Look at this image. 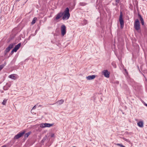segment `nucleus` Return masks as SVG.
<instances>
[{
    "label": "nucleus",
    "mask_w": 147,
    "mask_h": 147,
    "mask_svg": "<svg viewBox=\"0 0 147 147\" xmlns=\"http://www.w3.org/2000/svg\"><path fill=\"white\" fill-rule=\"evenodd\" d=\"M64 100L63 99H61L60 100H59L58 101H57L56 103H58L59 105H60L62 104H63L64 102Z\"/></svg>",
    "instance_id": "nucleus-15"
},
{
    "label": "nucleus",
    "mask_w": 147,
    "mask_h": 147,
    "mask_svg": "<svg viewBox=\"0 0 147 147\" xmlns=\"http://www.w3.org/2000/svg\"><path fill=\"white\" fill-rule=\"evenodd\" d=\"M119 0H116V2H117V1L118 2V1H119Z\"/></svg>",
    "instance_id": "nucleus-29"
},
{
    "label": "nucleus",
    "mask_w": 147,
    "mask_h": 147,
    "mask_svg": "<svg viewBox=\"0 0 147 147\" xmlns=\"http://www.w3.org/2000/svg\"><path fill=\"white\" fill-rule=\"evenodd\" d=\"M138 125L140 127H143V123L142 121H140L138 123Z\"/></svg>",
    "instance_id": "nucleus-13"
},
{
    "label": "nucleus",
    "mask_w": 147,
    "mask_h": 147,
    "mask_svg": "<svg viewBox=\"0 0 147 147\" xmlns=\"http://www.w3.org/2000/svg\"><path fill=\"white\" fill-rule=\"evenodd\" d=\"M11 84L8 83H7L6 85L4 86L3 89L4 90H7L9 88Z\"/></svg>",
    "instance_id": "nucleus-12"
},
{
    "label": "nucleus",
    "mask_w": 147,
    "mask_h": 147,
    "mask_svg": "<svg viewBox=\"0 0 147 147\" xmlns=\"http://www.w3.org/2000/svg\"><path fill=\"white\" fill-rule=\"evenodd\" d=\"M134 27L136 30H138L140 29V24L139 20L137 19L134 23Z\"/></svg>",
    "instance_id": "nucleus-2"
},
{
    "label": "nucleus",
    "mask_w": 147,
    "mask_h": 147,
    "mask_svg": "<svg viewBox=\"0 0 147 147\" xmlns=\"http://www.w3.org/2000/svg\"><path fill=\"white\" fill-rule=\"evenodd\" d=\"M5 65V64H3L0 65V71H1Z\"/></svg>",
    "instance_id": "nucleus-17"
},
{
    "label": "nucleus",
    "mask_w": 147,
    "mask_h": 147,
    "mask_svg": "<svg viewBox=\"0 0 147 147\" xmlns=\"http://www.w3.org/2000/svg\"><path fill=\"white\" fill-rule=\"evenodd\" d=\"M7 101V100H6L5 99H4L3 100V102H2V104L4 105H5L6 104V103Z\"/></svg>",
    "instance_id": "nucleus-18"
},
{
    "label": "nucleus",
    "mask_w": 147,
    "mask_h": 147,
    "mask_svg": "<svg viewBox=\"0 0 147 147\" xmlns=\"http://www.w3.org/2000/svg\"><path fill=\"white\" fill-rule=\"evenodd\" d=\"M123 15H122V13L121 12H120V16H119V21L120 22V24L121 25V28H123L124 26V21L123 19L122 18Z\"/></svg>",
    "instance_id": "nucleus-3"
},
{
    "label": "nucleus",
    "mask_w": 147,
    "mask_h": 147,
    "mask_svg": "<svg viewBox=\"0 0 147 147\" xmlns=\"http://www.w3.org/2000/svg\"><path fill=\"white\" fill-rule=\"evenodd\" d=\"M96 76L94 75L89 76L86 77V78L87 80H90L93 79L95 78Z\"/></svg>",
    "instance_id": "nucleus-10"
},
{
    "label": "nucleus",
    "mask_w": 147,
    "mask_h": 147,
    "mask_svg": "<svg viewBox=\"0 0 147 147\" xmlns=\"http://www.w3.org/2000/svg\"><path fill=\"white\" fill-rule=\"evenodd\" d=\"M11 49H10L9 48V47H8L6 48V51L7 52H8Z\"/></svg>",
    "instance_id": "nucleus-22"
},
{
    "label": "nucleus",
    "mask_w": 147,
    "mask_h": 147,
    "mask_svg": "<svg viewBox=\"0 0 147 147\" xmlns=\"http://www.w3.org/2000/svg\"><path fill=\"white\" fill-rule=\"evenodd\" d=\"M36 105L34 106L32 108V109L31 110V112L32 113V111L33 109H36Z\"/></svg>",
    "instance_id": "nucleus-24"
},
{
    "label": "nucleus",
    "mask_w": 147,
    "mask_h": 147,
    "mask_svg": "<svg viewBox=\"0 0 147 147\" xmlns=\"http://www.w3.org/2000/svg\"><path fill=\"white\" fill-rule=\"evenodd\" d=\"M30 134V133L29 132L25 134V137H28V136H29V135Z\"/></svg>",
    "instance_id": "nucleus-21"
},
{
    "label": "nucleus",
    "mask_w": 147,
    "mask_h": 147,
    "mask_svg": "<svg viewBox=\"0 0 147 147\" xmlns=\"http://www.w3.org/2000/svg\"><path fill=\"white\" fill-rule=\"evenodd\" d=\"M21 46V43H19L13 49L12 51L11 52V53H12L13 52H16L17 50L19 49Z\"/></svg>",
    "instance_id": "nucleus-7"
},
{
    "label": "nucleus",
    "mask_w": 147,
    "mask_h": 147,
    "mask_svg": "<svg viewBox=\"0 0 147 147\" xmlns=\"http://www.w3.org/2000/svg\"><path fill=\"white\" fill-rule=\"evenodd\" d=\"M25 133V132L24 131L20 132L16 135L15 136L14 138L16 139H18L23 136Z\"/></svg>",
    "instance_id": "nucleus-6"
},
{
    "label": "nucleus",
    "mask_w": 147,
    "mask_h": 147,
    "mask_svg": "<svg viewBox=\"0 0 147 147\" xmlns=\"http://www.w3.org/2000/svg\"><path fill=\"white\" fill-rule=\"evenodd\" d=\"M16 76H15V74H12L10 75L9 76V78L11 79H13L14 80H16L18 78V76H17L16 75H15Z\"/></svg>",
    "instance_id": "nucleus-9"
},
{
    "label": "nucleus",
    "mask_w": 147,
    "mask_h": 147,
    "mask_svg": "<svg viewBox=\"0 0 147 147\" xmlns=\"http://www.w3.org/2000/svg\"><path fill=\"white\" fill-rule=\"evenodd\" d=\"M55 136L54 134L53 133H51V137H53Z\"/></svg>",
    "instance_id": "nucleus-25"
},
{
    "label": "nucleus",
    "mask_w": 147,
    "mask_h": 147,
    "mask_svg": "<svg viewBox=\"0 0 147 147\" xmlns=\"http://www.w3.org/2000/svg\"><path fill=\"white\" fill-rule=\"evenodd\" d=\"M69 10L68 7L66 8L63 13L62 19L63 20H67L70 17V14L69 12Z\"/></svg>",
    "instance_id": "nucleus-1"
},
{
    "label": "nucleus",
    "mask_w": 147,
    "mask_h": 147,
    "mask_svg": "<svg viewBox=\"0 0 147 147\" xmlns=\"http://www.w3.org/2000/svg\"><path fill=\"white\" fill-rule=\"evenodd\" d=\"M53 124H50L47 123H42L40 125V127L41 128L45 127H50L53 126Z\"/></svg>",
    "instance_id": "nucleus-4"
},
{
    "label": "nucleus",
    "mask_w": 147,
    "mask_h": 147,
    "mask_svg": "<svg viewBox=\"0 0 147 147\" xmlns=\"http://www.w3.org/2000/svg\"><path fill=\"white\" fill-rule=\"evenodd\" d=\"M138 16L140 18V20L141 21V22L142 25H144V21L141 15L140 14H138Z\"/></svg>",
    "instance_id": "nucleus-14"
},
{
    "label": "nucleus",
    "mask_w": 147,
    "mask_h": 147,
    "mask_svg": "<svg viewBox=\"0 0 147 147\" xmlns=\"http://www.w3.org/2000/svg\"><path fill=\"white\" fill-rule=\"evenodd\" d=\"M63 13L60 12L58 13L56 16L55 19L57 20L60 18L63 15Z\"/></svg>",
    "instance_id": "nucleus-11"
},
{
    "label": "nucleus",
    "mask_w": 147,
    "mask_h": 147,
    "mask_svg": "<svg viewBox=\"0 0 147 147\" xmlns=\"http://www.w3.org/2000/svg\"><path fill=\"white\" fill-rule=\"evenodd\" d=\"M112 65L114 66V67L115 68L116 67V66L115 65H114V63H112Z\"/></svg>",
    "instance_id": "nucleus-26"
},
{
    "label": "nucleus",
    "mask_w": 147,
    "mask_h": 147,
    "mask_svg": "<svg viewBox=\"0 0 147 147\" xmlns=\"http://www.w3.org/2000/svg\"><path fill=\"white\" fill-rule=\"evenodd\" d=\"M36 19L37 18H34L33 19L32 22V24H33L35 23L36 20Z\"/></svg>",
    "instance_id": "nucleus-16"
},
{
    "label": "nucleus",
    "mask_w": 147,
    "mask_h": 147,
    "mask_svg": "<svg viewBox=\"0 0 147 147\" xmlns=\"http://www.w3.org/2000/svg\"><path fill=\"white\" fill-rule=\"evenodd\" d=\"M80 5L81 6H84L86 5V4L84 3H80Z\"/></svg>",
    "instance_id": "nucleus-23"
},
{
    "label": "nucleus",
    "mask_w": 147,
    "mask_h": 147,
    "mask_svg": "<svg viewBox=\"0 0 147 147\" xmlns=\"http://www.w3.org/2000/svg\"><path fill=\"white\" fill-rule=\"evenodd\" d=\"M14 44H10L9 45L8 47H9V48L10 49H11L12 48L13 46H14Z\"/></svg>",
    "instance_id": "nucleus-19"
},
{
    "label": "nucleus",
    "mask_w": 147,
    "mask_h": 147,
    "mask_svg": "<svg viewBox=\"0 0 147 147\" xmlns=\"http://www.w3.org/2000/svg\"><path fill=\"white\" fill-rule=\"evenodd\" d=\"M1 147H6V146L5 145H3V146H1Z\"/></svg>",
    "instance_id": "nucleus-27"
},
{
    "label": "nucleus",
    "mask_w": 147,
    "mask_h": 147,
    "mask_svg": "<svg viewBox=\"0 0 147 147\" xmlns=\"http://www.w3.org/2000/svg\"><path fill=\"white\" fill-rule=\"evenodd\" d=\"M117 83H119V82L118 81H117Z\"/></svg>",
    "instance_id": "nucleus-30"
},
{
    "label": "nucleus",
    "mask_w": 147,
    "mask_h": 147,
    "mask_svg": "<svg viewBox=\"0 0 147 147\" xmlns=\"http://www.w3.org/2000/svg\"><path fill=\"white\" fill-rule=\"evenodd\" d=\"M102 73L107 78H109V73L107 70H104L102 71Z\"/></svg>",
    "instance_id": "nucleus-8"
},
{
    "label": "nucleus",
    "mask_w": 147,
    "mask_h": 147,
    "mask_svg": "<svg viewBox=\"0 0 147 147\" xmlns=\"http://www.w3.org/2000/svg\"><path fill=\"white\" fill-rule=\"evenodd\" d=\"M144 105H145L147 107V104L146 103H145Z\"/></svg>",
    "instance_id": "nucleus-28"
},
{
    "label": "nucleus",
    "mask_w": 147,
    "mask_h": 147,
    "mask_svg": "<svg viewBox=\"0 0 147 147\" xmlns=\"http://www.w3.org/2000/svg\"><path fill=\"white\" fill-rule=\"evenodd\" d=\"M61 35L63 36L66 33V28L65 26L63 25L61 27Z\"/></svg>",
    "instance_id": "nucleus-5"
},
{
    "label": "nucleus",
    "mask_w": 147,
    "mask_h": 147,
    "mask_svg": "<svg viewBox=\"0 0 147 147\" xmlns=\"http://www.w3.org/2000/svg\"><path fill=\"white\" fill-rule=\"evenodd\" d=\"M116 145L118 146H120L121 147H125V146H123V145L121 144H116Z\"/></svg>",
    "instance_id": "nucleus-20"
}]
</instances>
